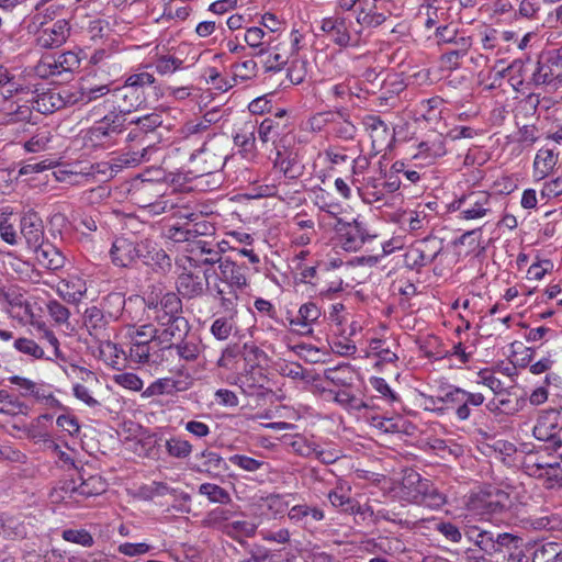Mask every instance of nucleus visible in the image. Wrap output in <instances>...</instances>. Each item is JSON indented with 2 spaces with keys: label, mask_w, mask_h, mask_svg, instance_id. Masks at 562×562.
Instances as JSON below:
<instances>
[{
  "label": "nucleus",
  "mask_w": 562,
  "mask_h": 562,
  "mask_svg": "<svg viewBox=\"0 0 562 562\" xmlns=\"http://www.w3.org/2000/svg\"><path fill=\"white\" fill-rule=\"evenodd\" d=\"M246 270V267L237 265L229 258H224L220 261L217 270L204 271L207 291L220 301L222 311L229 318L237 314L238 291L248 286Z\"/></svg>",
  "instance_id": "f257e3e1"
},
{
  "label": "nucleus",
  "mask_w": 562,
  "mask_h": 562,
  "mask_svg": "<svg viewBox=\"0 0 562 562\" xmlns=\"http://www.w3.org/2000/svg\"><path fill=\"white\" fill-rule=\"evenodd\" d=\"M510 497L506 492L498 488H487L470 496L467 510L473 518L485 520L506 510L510 507Z\"/></svg>",
  "instance_id": "f03ea898"
},
{
  "label": "nucleus",
  "mask_w": 562,
  "mask_h": 562,
  "mask_svg": "<svg viewBox=\"0 0 562 562\" xmlns=\"http://www.w3.org/2000/svg\"><path fill=\"white\" fill-rule=\"evenodd\" d=\"M149 148H143L140 151H130L121 155L113 162H99L79 171H70L71 175H80L85 178H94L97 175H103L106 178H112L123 167L136 166L143 161L148 160Z\"/></svg>",
  "instance_id": "7ed1b4c3"
},
{
  "label": "nucleus",
  "mask_w": 562,
  "mask_h": 562,
  "mask_svg": "<svg viewBox=\"0 0 562 562\" xmlns=\"http://www.w3.org/2000/svg\"><path fill=\"white\" fill-rule=\"evenodd\" d=\"M145 303L149 310L155 313V319L158 323H166L167 319L179 318L181 311V301L172 292H162V289L153 286L150 292L145 295Z\"/></svg>",
  "instance_id": "20e7f679"
},
{
  "label": "nucleus",
  "mask_w": 562,
  "mask_h": 562,
  "mask_svg": "<svg viewBox=\"0 0 562 562\" xmlns=\"http://www.w3.org/2000/svg\"><path fill=\"white\" fill-rule=\"evenodd\" d=\"M126 117L123 114L110 112L97 121L86 134V139L91 146H105L111 143L115 135L125 130Z\"/></svg>",
  "instance_id": "39448f33"
},
{
  "label": "nucleus",
  "mask_w": 562,
  "mask_h": 562,
  "mask_svg": "<svg viewBox=\"0 0 562 562\" xmlns=\"http://www.w3.org/2000/svg\"><path fill=\"white\" fill-rule=\"evenodd\" d=\"M427 479L414 470H405L401 481L393 483L387 493L395 499L409 504H417L425 492Z\"/></svg>",
  "instance_id": "423d86ee"
},
{
  "label": "nucleus",
  "mask_w": 562,
  "mask_h": 562,
  "mask_svg": "<svg viewBox=\"0 0 562 562\" xmlns=\"http://www.w3.org/2000/svg\"><path fill=\"white\" fill-rule=\"evenodd\" d=\"M531 80L536 86H544L549 91L562 89V60L559 50L537 63Z\"/></svg>",
  "instance_id": "0eeeda50"
},
{
  "label": "nucleus",
  "mask_w": 562,
  "mask_h": 562,
  "mask_svg": "<svg viewBox=\"0 0 562 562\" xmlns=\"http://www.w3.org/2000/svg\"><path fill=\"white\" fill-rule=\"evenodd\" d=\"M336 231L339 243L346 251H358L372 237L364 223L358 218L351 222L339 220Z\"/></svg>",
  "instance_id": "6e6552de"
},
{
  "label": "nucleus",
  "mask_w": 562,
  "mask_h": 562,
  "mask_svg": "<svg viewBox=\"0 0 562 562\" xmlns=\"http://www.w3.org/2000/svg\"><path fill=\"white\" fill-rule=\"evenodd\" d=\"M560 414L554 409L542 412L532 428V435L537 440L549 442V448L559 450L562 448V437L559 431Z\"/></svg>",
  "instance_id": "1a4fd4ad"
},
{
  "label": "nucleus",
  "mask_w": 562,
  "mask_h": 562,
  "mask_svg": "<svg viewBox=\"0 0 562 562\" xmlns=\"http://www.w3.org/2000/svg\"><path fill=\"white\" fill-rule=\"evenodd\" d=\"M459 218L479 220L491 212V195L484 191L471 192L457 201Z\"/></svg>",
  "instance_id": "9d476101"
},
{
  "label": "nucleus",
  "mask_w": 562,
  "mask_h": 562,
  "mask_svg": "<svg viewBox=\"0 0 562 562\" xmlns=\"http://www.w3.org/2000/svg\"><path fill=\"white\" fill-rule=\"evenodd\" d=\"M80 67V58L75 52H65L58 56H47L41 59L36 67L42 77L59 76L64 72H72Z\"/></svg>",
  "instance_id": "9b49d317"
},
{
  "label": "nucleus",
  "mask_w": 562,
  "mask_h": 562,
  "mask_svg": "<svg viewBox=\"0 0 562 562\" xmlns=\"http://www.w3.org/2000/svg\"><path fill=\"white\" fill-rule=\"evenodd\" d=\"M390 0H361L360 7L356 9V21L366 29H375L382 25L389 15L390 10L385 3Z\"/></svg>",
  "instance_id": "f8f14e48"
},
{
  "label": "nucleus",
  "mask_w": 562,
  "mask_h": 562,
  "mask_svg": "<svg viewBox=\"0 0 562 562\" xmlns=\"http://www.w3.org/2000/svg\"><path fill=\"white\" fill-rule=\"evenodd\" d=\"M106 102H111L115 113L127 114L140 108L145 102V97L142 91L133 89L124 83L122 87L112 89L110 98Z\"/></svg>",
  "instance_id": "ddd939ff"
},
{
  "label": "nucleus",
  "mask_w": 562,
  "mask_h": 562,
  "mask_svg": "<svg viewBox=\"0 0 562 562\" xmlns=\"http://www.w3.org/2000/svg\"><path fill=\"white\" fill-rule=\"evenodd\" d=\"M256 56H265L262 67L266 72H278L288 64L290 52L286 45L278 41V37L269 36L267 47L257 50Z\"/></svg>",
  "instance_id": "4468645a"
},
{
  "label": "nucleus",
  "mask_w": 562,
  "mask_h": 562,
  "mask_svg": "<svg viewBox=\"0 0 562 562\" xmlns=\"http://www.w3.org/2000/svg\"><path fill=\"white\" fill-rule=\"evenodd\" d=\"M69 35V21L66 19H59L52 24L42 23L36 41L43 48H56L65 44Z\"/></svg>",
  "instance_id": "2eb2a0df"
},
{
  "label": "nucleus",
  "mask_w": 562,
  "mask_h": 562,
  "mask_svg": "<svg viewBox=\"0 0 562 562\" xmlns=\"http://www.w3.org/2000/svg\"><path fill=\"white\" fill-rule=\"evenodd\" d=\"M257 121H244L235 125L233 139L239 153L246 159H254L257 154L256 148Z\"/></svg>",
  "instance_id": "dca6fc26"
},
{
  "label": "nucleus",
  "mask_w": 562,
  "mask_h": 562,
  "mask_svg": "<svg viewBox=\"0 0 562 562\" xmlns=\"http://www.w3.org/2000/svg\"><path fill=\"white\" fill-rule=\"evenodd\" d=\"M192 381L187 376L186 379L176 378H160L151 382L143 392V398H149L160 395H173L179 392L189 390Z\"/></svg>",
  "instance_id": "f3484780"
},
{
  "label": "nucleus",
  "mask_w": 562,
  "mask_h": 562,
  "mask_svg": "<svg viewBox=\"0 0 562 562\" xmlns=\"http://www.w3.org/2000/svg\"><path fill=\"white\" fill-rule=\"evenodd\" d=\"M447 154L446 142L442 135H435L420 142L413 159L419 160L420 165H432L437 159Z\"/></svg>",
  "instance_id": "a211bd4d"
},
{
  "label": "nucleus",
  "mask_w": 562,
  "mask_h": 562,
  "mask_svg": "<svg viewBox=\"0 0 562 562\" xmlns=\"http://www.w3.org/2000/svg\"><path fill=\"white\" fill-rule=\"evenodd\" d=\"M321 30L338 46L346 47L351 43L348 22L344 16L335 14L324 18L321 22Z\"/></svg>",
  "instance_id": "6ab92c4d"
},
{
  "label": "nucleus",
  "mask_w": 562,
  "mask_h": 562,
  "mask_svg": "<svg viewBox=\"0 0 562 562\" xmlns=\"http://www.w3.org/2000/svg\"><path fill=\"white\" fill-rule=\"evenodd\" d=\"M21 235L25 239L27 246L38 248L44 239L43 222L37 213L27 211L21 217Z\"/></svg>",
  "instance_id": "aec40b11"
},
{
  "label": "nucleus",
  "mask_w": 562,
  "mask_h": 562,
  "mask_svg": "<svg viewBox=\"0 0 562 562\" xmlns=\"http://www.w3.org/2000/svg\"><path fill=\"white\" fill-rule=\"evenodd\" d=\"M273 167L288 179H296L303 173V165L297 153L289 148H277Z\"/></svg>",
  "instance_id": "412c9836"
},
{
  "label": "nucleus",
  "mask_w": 562,
  "mask_h": 562,
  "mask_svg": "<svg viewBox=\"0 0 562 562\" xmlns=\"http://www.w3.org/2000/svg\"><path fill=\"white\" fill-rule=\"evenodd\" d=\"M156 344L161 348H172L173 339L181 338L187 333L188 323L183 317L167 319L166 323H158Z\"/></svg>",
  "instance_id": "4be33fe9"
},
{
  "label": "nucleus",
  "mask_w": 562,
  "mask_h": 562,
  "mask_svg": "<svg viewBox=\"0 0 562 562\" xmlns=\"http://www.w3.org/2000/svg\"><path fill=\"white\" fill-rule=\"evenodd\" d=\"M110 256L114 265L128 267L136 258L142 257V254L134 241L120 237L114 240Z\"/></svg>",
  "instance_id": "5701e85b"
},
{
  "label": "nucleus",
  "mask_w": 562,
  "mask_h": 562,
  "mask_svg": "<svg viewBox=\"0 0 562 562\" xmlns=\"http://www.w3.org/2000/svg\"><path fill=\"white\" fill-rule=\"evenodd\" d=\"M350 491L349 484L339 481L336 487L328 493L330 504L349 514L364 515L363 507L350 497Z\"/></svg>",
  "instance_id": "b1692460"
},
{
  "label": "nucleus",
  "mask_w": 562,
  "mask_h": 562,
  "mask_svg": "<svg viewBox=\"0 0 562 562\" xmlns=\"http://www.w3.org/2000/svg\"><path fill=\"white\" fill-rule=\"evenodd\" d=\"M86 293V281L77 274H70L57 285V294L68 303L77 304L81 302Z\"/></svg>",
  "instance_id": "393cba45"
},
{
  "label": "nucleus",
  "mask_w": 562,
  "mask_h": 562,
  "mask_svg": "<svg viewBox=\"0 0 562 562\" xmlns=\"http://www.w3.org/2000/svg\"><path fill=\"white\" fill-rule=\"evenodd\" d=\"M362 124L371 138L373 149L381 150L383 146L387 145L390 130L380 116L373 114L366 115L362 119Z\"/></svg>",
  "instance_id": "a878e982"
},
{
  "label": "nucleus",
  "mask_w": 562,
  "mask_h": 562,
  "mask_svg": "<svg viewBox=\"0 0 562 562\" xmlns=\"http://www.w3.org/2000/svg\"><path fill=\"white\" fill-rule=\"evenodd\" d=\"M559 154L554 149L540 148L532 165V177L535 181H541L548 177L558 162Z\"/></svg>",
  "instance_id": "bb28decb"
},
{
  "label": "nucleus",
  "mask_w": 562,
  "mask_h": 562,
  "mask_svg": "<svg viewBox=\"0 0 562 562\" xmlns=\"http://www.w3.org/2000/svg\"><path fill=\"white\" fill-rule=\"evenodd\" d=\"M178 292L184 297L201 296L206 289L205 278L192 272H182L177 280Z\"/></svg>",
  "instance_id": "cd10ccee"
},
{
  "label": "nucleus",
  "mask_w": 562,
  "mask_h": 562,
  "mask_svg": "<svg viewBox=\"0 0 562 562\" xmlns=\"http://www.w3.org/2000/svg\"><path fill=\"white\" fill-rule=\"evenodd\" d=\"M288 517L294 524L307 526L310 522L323 520L325 514L324 510L317 506L299 504L289 509Z\"/></svg>",
  "instance_id": "c85d7f7f"
},
{
  "label": "nucleus",
  "mask_w": 562,
  "mask_h": 562,
  "mask_svg": "<svg viewBox=\"0 0 562 562\" xmlns=\"http://www.w3.org/2000/svg\"><path fill=\"white\" fill-rule=\"evenodd\" d=\"M83 325L95 339L105 338L108 334L106 321L103 313L97 306L88 307L83 314Z\"/></svg>",
  "instance_id": "c756f323"
},
{
  "label": "nucleus",
  "mask_w": 562,
  "mask_h": 562,
  "mask_svg": "<svg viewBox=\"0 0 562 562\" xmlns=\"http://www.w3.org/2000/svg\"><path fill=\"white\" fill-rule=\"evenodd\" d=\"M362 200L372 204L384 199V189L381 179L374 177H363L362 181L356 186Z\"/></svg>",
  "instance_id": "7c9ffc66"
},
{
  "label": "nucleus",
  "mask_w": 562,
  "mask_h": 562,
  "mask_svg": "<svg viewBox=\"0 0 562 562\" xmlns=\"http://www.w3.org/2000/svg\"><path fill=\"white\" fill-rule=\"evenodd\" d=\"M558 467V463H539L526 464L527 472L530 475L542 477L547 488H562V475L551 474V471Z\"/></svg>",
  "instance_id": "2f4dec72"
},
{
  "label": "nucleus",
  "mask_w": 562,
  "mask_h": 562,
  "mask_svg": "<svg viewBox=\"0 0 562 562\" xmlns=\"http://www.w3.org/2000/svg\"><path fill=\"white\" fill-rule=\"evenodd\" d=\"M124 352L110 341V335L99 339L98 357L108 366L116 368L122 364Z\"/></svg>",
  "instance_id": "473e14b6"
},
{
  "label": "nucleus",
  "mask_w": 562,
  "mask_h": 562,
  "mask_svg": "<svg viewBox=\"0 0 562 562\" xmlns=\"http://www.w3.org/2000/svg\"><path fill=\"white\" fill-rule=\"evenodd\" d=\"M36 252L37 261L50 270H57L64 265L63 255L52 245L43 243L38 248H32Z\"/></svg>",
  "instance_id": "72a5a7b5"
},
{
  "label": "nucleus",
  "mask_w": 562,
  "mask_h": 562,
  "mask_svg": "<svg viewBox=\"0 0 562 562\" xmlns=\"http://www.w3.org/2000/svg\"><path fill=\"white\" fill-rule=\"evenodd\" d=\"M13 347L16 351L31 357L34 360L54 361V358L45 353L44 348L34 339L20 337L14 340Z\"/></svg>",
  "instance_id": "f704fd0d"
},
{
  "label": "nucleus",
  "mask_w": 562,
  "mask_h": 562,
  "mask_svg": "<svg viewBox=\"0 0 562 562\" xmlns=\"http://www.w3.org/2000/svg\"><path fill=\"white\" fill-rule=\"evenodd\" d=\"M13 212L9 206L0 210V237L9 245H16L19 235L12 220Z\"/></svg>",
  "instance_id": "c9c22d12"
},
{
  "label": "nucleus",
  "mask_w": 562,
  "mask_h": 562,
  "mask_svg": "<svg viewBox=\"0 0 562 562\" xmlns=\"http://www.w3.org/2000/svg\"><path fill=\"white\" fill-rule=\"evenodd\" d=\"M165 448L169 457L176 459H187L193 451L192 445L179 436H172L165 442Z\"/></svg>",
  "instance_id": "e433bc0d"
},
{
  "label": "nucleus",
  "mask_w": 562,
  "mask_h": 562,
  "mask_svg": "<svg viewBox=\"0 0 562 562\" xmlns=\"http://www.w3.org/2000/svg\"><path fill=\"white\" fill-rule=\"evenodd\" d=\"M258 72V65L254 59H246L232 66V80L234 83L247 82L254 79Z\"/></svg>",
  "instance_id": "4c0bfd02"
},
{
  "label": "nucleus",
  "mask_w": 562,
  "mask_h": 562,
  "mask_svg": "<svg viewBox=\"0 0 562 562\" xmlns=\"http://www.w3.org/2000/svg\"><path fill=\"white\" fill-rule=\"evenodd\" d=\"M335 122L331 123L330 133L341 139H352L356 135L357 128L352 122L349 121L346 113L337 111Z\"/></svg>",
  "instance_id": "58836bf2"
},
{
  "label": "nucleus",
  "mask_w": 562,
  "mask_h": 562,
  "mask_svg": "<svg viewBox=\"0 0 562 562\" xmlns=\"http://www.w3.org/2000/svg\"><path fill=\"white\" fill-rule=\"evenodd\" d=\"M447 503V497L443 493L439 492L434 484L428 480L425 485V492L422 493V497L418 505H423L430 509H439Z\"/></svg>",
  "instance_id": "ea45409f"
},
{
  "label": "nucleus",
  "mask_w": 562,
  "mask_h": 562,
  "mask_svg": "<svg viewBox=\"0 0 562 562\" xmlns=\"http://www.w3.org/2000/svg\"><path fill=\"white\" fill-rule=\"evenodd\" d=\"M157 328L151 324H144L140 326H131L127 329V337L130 344H150L156 342Z\"/></svg>",
  "instance_id": "a19ab883"
},
{
  "label": "nucleus",
  "mask_w": 562,
  "mask_h": 562,
  "mask_svg": "<svg viewBox=\"0 0 562 562\" xmlns=\"http://www.w3.org/2000/svg\"><path fill=\"white\" fill-rule=\"evenodd\" d=\"M467 539L472 541L481 550L488 552L494 549V537L486 530H480L475 526L468 527L464 532Z\"/></svg>",
  "instance_id": "79ce46f5"
},
{
  "label": "nucleus",
  "mask_w": 562,
  "mask_h": 562,
  "mask_svg": "<svg viewBox=\"0 0 562 562\" xmlns=\"http://www.w3.org/2000/svg\"><path fill=\"white\" fill-rule=\"evenodd\" d=\"M370 355L378 357L382 362L393 363L398 357L392 347L383 339H371L368 346Z\"/></svg>",
  "instance_id": "37998d69"
},
{
  "label": "nucleus",
  "mask_w": 562,
  "mask_h": 562,
  "mask_svg": "<svg viewBox=\"0 0 562 562\" xmlns=\"http://www.w3.org/2000/svg\"><path fill=\"white\" fill-rule=\"evenodd\" d=\"M465 395L467 390L453 385L449 386L442 394L445 404L450 405L454 409V415L459 422H463V416H461V406H463Z\"/></svg>",
  "instance_id": "c03bdc74"
},
{
  "label": "nucleus",
  "mask_w": 562,
  "mask_h": 562,
  "mask_svg": "<svg viewBox=\"0 0 562 562\" xmlns=\"http://www.w3.org/2000/svg\"><path fill=\"white\" fill-rule=\"evenodd\" d=\"M290 496V494H270L267 497L261 498L260 507L263 510L269 512L271 516L276 517L288 509L290 502L286 498Z\"/></svg>",
  "instance_id": "a18cd8bd"
},
{
  "label": "nucleus",
  "mask_w": 562,
  "mask_h": 562,
  "mask_svg": "<svg viewBox=\"0 0 562 562\" xmlns=\"http://www.w3.org/2000/svg\"><path fill=\"white\" fill-rule=\"evenodd\" d=\"M195 248L198 254L201 256L199 259V262L202 265H210L213 266L215 263H220L224 258L222 256V249H220L217 246H211L206 241L199 240L195 244Z\"/></svg>",
  "instance_id": "49530a36"
},
{
  "label": "nucleus",
  "mask_w": 562,
  "mask_h": 562,
  "mask_svg": "<svg viewBox=\"0 0 562 562\" xmlns=\"http://www.w3.org/2000/svg\"><path fill=\"white\" fill-rule=\"evenodd\" d=\"M471 46L469 37H461V46L458 49L449 50L441 57V63L449 69H456L459 67V60L465 56Z\"/></svg>",
  "instance_id": "de8ad7c7"
},
{
  "label": "nucleus",
  "mask_w": 562,
  "mask_h": 562,
  "mask_svg": "<svg viewBox=\"0 0 562 562\" xmlns=\"http://www.w3.org/2000/svg\"><path fill=\"white\" fill-rule=\"evenodd\" d=\"M257 525L248 520H234L225 526L226 533L233 538L254 536Z\"/></svg>",
  "instance_id": "09e8293b"
},
{
  "label": "nucleus",
  "mask_w": 562,
  "mask_h": 562,
  "mask_svg": "<svg viewBox=\"0 0 562 562\" xmlns=\"http://www.w3.org/2000/svg\"><path fill=\"white\" fill-rule=\"evenodd\" d=\"M280 125L279 123L271 117L265 119L261 123L257 122V131L259 140L262 144H267L274 139V137L279 134Z\"/></svg>",
  "instance_id": "8fccbe9b"
},
{
  "label": "nucleus",
  "mask_w": 562,
  "mask_h": 562,
  "mask_svg": "<svg viewBox=\"0 0 562 562\" xmlns=\"http://www.w3.org/2000/svg\"><path fill=\"white\" fill-rule=\"evenodd\" d=\"M113 382L132 392H139L144 386L143 380L133 372H121L113 375Z\"/></svg>",
  "instance_id": "3c124183"
},
{
  "label": "nucleus",
  "mask_w": 562,
  "mask_h": 562,
  "mask_svg": "<svg viewBox=\"0 0 562 562\" xmlns=\"http://www.w3.org/2000/svg\"><path fill=\"white\" fill-rule=\"evenodd\" d=\"M337 113L333 111L319 112L314 114L307 122L308 128L312 132H322L328 130L330 132L331 123L335 122Z\"/></svg>",
  "instance_id": "603ef678"
},
{
  "label": "nucleus",
  "mask_w": 562,
  "mask_h": 562,
  "mask_svg": "<svg viewBox=\"0 0 562 562\" xmlns=\"http://www.w3.org/2000/svg\"><path fill=\"white\" fill-rule=\"evenodd\" d=\"M199 493L206 496L213 503L225 504L229 501V494L216 484L203 483L199 487Z\"/></svg>",
  "instance_id": "864d4df0"
},
{
  "label": "nucleus",
  "mask_w": 562,
  "mask_h": 562,
  "mask_svg": "<svg viewBox=\"0 0 562 562\" xmlns=\"http://www.w3.org/2000/svg\"><path fill=\"white\" fill-rule=\"evenodd\" d=\"M307 74V63L304 59L294 58L286 69V78L292 85H300Z\"/></svg>",
  "instance_id": "5fc2aeb1"
},
{
  "label": "nucleus",
  "mask_w": 562,
  "mask_h": 562,
  "mask_svg": "<svg viewBox=\"0 0 562 562\" xmlns=\"http://www.w3.org/2000/svg\"><path fill=\"white\" fill-rule=\"evenodd\" d=\"M105 488L106 484L100 476H90L76 488V492L83 496H92L103 493Z\"/></svg>",
  "instance_id": "6e6d98bb"
},
{
  "label": "nucleus",
  "mask_w": 562,
  "mask_h": 562,
  "mask_svg": "<svg viewBox=\"0 0 562 562\" xmlns=\"http://www.w3.org/2000/svg\"><path fill=\"white\" fill-rule=\"evenodd\" d=\"M266 33L261 27L251 26L246 29L244 41L250 47L257 50H261L267 47Z\"/></svg>",
  "instance_id": "4d7b16f0"
},
{
  "label": "nucleus",
  "mask_w": 562,
  "mask_h": 562,
  "mask_svg": "<svg viewBox=\"0 0 562 562\" xmlns=\"http://www.w3.org/2000/svg\"><path fill=\"white\" fill-rule=\"evenodd\" d=\"M335 401L348 411L360 412L367 407L362 398L352 395L348 391H339L335 396Z\"/></svg>",
  "instance_id": "13d9d810"
},
{
  "label": "nucleus",
  "mask_w": 562,
  "mask_h": 562,
  "mask_svg": "<svg viewBox=\"0 0 562 562\" xmlns=\"http://www.w3.org/2000/svg\"><path fill=\"white\" fill-rule=\"evenodd\" d=\"M281 375L292 380L310 381L308 372L297 362H283L279 364Z\"/></svg>",
  "instance_id": "bf43d9fd"
},
{
  "label": "nucleus",
  "mask_w": 562,
  "mask_h": 562,
  "mask_svg": "<svg viewBox=\"0 0 562 562\" xmlns=\"http://www.w3.org/2000/svg\"><path fill=\"white\" fill-rule=\"evenodd\" d=\"M63 539L86 548H90L94 543L91 533L85 529H66L63 531Z\"/></svg>",
  "instance_id": "052dcab7"
},
{
  "label": "nucleus",
  "mask_w": 562,
  "mask_h": 562,
  "mask_svg": "<svg viewBox=\"0 0 562 562\" xmlns=\"http://www.w3.org/2000/svg\"><path fill=\"white\" fill-rule=\"evenodd\" d=\"M47 313L50 318L54 321L56 325L68 324L70 312L69 310L63 305L60 302L56 300H50L46 304Z\"/></svg>",
  "instance_id": "680f3d73"
},
{
  "label": "nucleus",
  "mask_w": 562,
  "mask_h": 562,
  "mask_svg": "<svg viewBox=\"0 0 562 562\" xmlns=\"http://www.w3.org/2000/svg\"><path fill=\"white\" fill-rule=\"evenodd\" d=\"M0 535L3 537H24L26 531L25 527L15 518L0 516Z\"/></svg>",
  "instance_id": "e2e57ef3"
},
{
  "label": "nucleus",
  "mask_w": 562,
  "mask_h": 562,
  "mask_svg": "<svg viewBox=\"0 0 562 562\" xmlns=\"http://www.w3.org/2000/svg\"><path fill=\"white\" fill-rule=\"evenodd\" d=\"M156 79L153 74L146 71V70H137L134 74H131L125 79V83L138 91H142L145 87L151 86L155 83Z\"/></svg>",
  "instance_id": "0e129e2a"
},
{
  "label": "nucleus",
  "mask_w": 562,
  "mask_h": 562,
  "mask_svg": "<svg viewBox=\"0 0 562 562\" xmlns=\"http://www.w3.org/2000/svg\"><path fill=\"white\" fill-rule=\"evenodd\" d=\"M172 348H175L177 355L186 361H194L201 352L200 344L193 340L181 341Z\"/></svg>",
  "instance_id": "69168bd1"
},
{
  "label": "nucleus",
  "mask_w": 562,
  "mask_h": 562,
  "mask_svg": "<svg viewBox=\"0 0 562 562\" xmlns=\"http://www.w3.org/2000/svg\"><path fill=\"white\" fill-rule=\"evenodd\" d=\"M228 461L246 472H257L265 464L263 461L245 454H233L228 458Z\"/></svg>",
  "instance_id": "338daca9"
},
{
  "label": "nucleus",
  "mask_w": 562,
  "mask_h": 562,
  "mask_svg": "<svg viewBox=\"0 0 562 562\" xmlns=\"http://www.w3.org/2000/svg\"><path fill=\"white\" fill-rule=\"evenodd\" d=\"M61 105V100L58 95L54 93H43L41 94L36 101L34 108L42 113L54 112L56 109H59Z\"/></svg>",
  "instance_id": "774afa93"
}]
</instances>
